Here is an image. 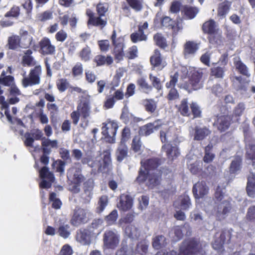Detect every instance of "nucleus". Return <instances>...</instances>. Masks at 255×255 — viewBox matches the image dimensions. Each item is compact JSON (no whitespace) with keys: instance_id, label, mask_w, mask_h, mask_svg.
Instances as JSON below:
<instances>
[{"instance_id":"obj_44","label":"nucleus","mask_w":255,"mask_h":255,"mask_svg":"<svg viewBox=\"0 0 255 255\" xmlns=\"http://www.w3.org/2000/svg\"><path fill=\"white\" fill-rule=\"evenodd\" d=\"M143 104L146 112L153 113L157 109L156 102L152 99H146L143 101Z\"/></svg>"},{"instance_id":"obj_1","label":"nucleus","mask_w":255,"mask_h":255,"mask_svg":"<svg viewBox=\"0 0 255 255\" xmlns=\"http://www.w3.org/2000/svg\"><path fill=\"white\" fill-rule=\"evenodd\" d=\"M208 244L195 237L184 239L178 246V252L171 250L158 252L155 255H207Z\"/></svg>"},{"instance_id":"obj_62","label":"nucleus","mask_w":255,"mask_h":255,"mask_svg":"<svg viewBox=\"0 0 255 255\" xmlns=\"http://www.w3.org/2000/svg\"><path fill=\"white\" fill-rule=\"evenodd\" d=\"M20 15V8L18 6L13 5L10 10L4 14L5 17H18Z\"/></svg>"},{"instance_id":"obj_2","label":"nucleus","mask_w":255,"mask_h":255,"mask_svg":"<svg viewBox=\"0 0 255 255\" xmlns=\"http://www.w3.org/2000/svg\"><path fill=\"white\" fill-rule=\"evenodd\" d=\"M24 55L22 57L21 64L23 66L31 67L33 68L30 70L28 77H24L21 84L24 88L38 85L40 82V75L42 73V68L40 65H36V61L32 56V50L27 49L23 52Z\"/></svg>"},{"instance_id":"obj_16","label":"nucleus","mask_w":255,"mask_h":255,"mask_svg":"<svg viewBox=\"0 0 255 255\" xmlns=\"http://www.w3.org/2000/svg\"><path fill=\"white\" fill-rule=\"evenodd\" d=\"M113 94H110L108 96L104 102V106L107 109L112 108L116 102L118 101H121L124 99L125 94L122 88L116 90Z\"/></svg>"},{"instance_id":"obj_39","label":"nucleus","mask_w":255,"mask_h":255,"mask_svg":"<svg viewBox=\"0 0 255 255\" xmlns=\"http://www.w3.org/2000/svg\"><path fill=\"white\" fill-rule=\"evenodd\" d=\"M232 81L236 84L238 85V90L247 92L248 90V86L249 85V81H244L243 77L241 76H234L232 79Z\"/></svg>"},{"instance_id":"obj_51","label":"nucleus","mask_w":255,"mask_h":255,"mask_svg":"<svg viewBox=\"0 0 255 255\" xmlns=\"http://www.w3.org/2000/svg\"><path fill=\"white\" fill-rule=\"evenodd\" d=\"M153 40L157 46L162 49L167 47L166 39L160 33H156L153 36Z\"/></svg>"},{"instance_id":"obj_38","label":"nucleus","mask_w":255,"mask_h":255,"mask_svg":"<svg viewBox=\"0 0 255 255\" xmlns=\"http://www.w3.org/2000/svg\"><path fill=\"white\" fill-rule=\"evenodd\" d=\"M173 205L176 209L187 210L191 205V200L188 196L184 195L181 197L178 205L174 203Z\"/></svg>"},{"instance_id":"obj_3","label":"nucleus","mask_w":255,"mask_h":255,"mask_svg":"<svg viewBox=\"0 0 255 255\" xmlns=\"http://www.w3.org/2000/svg\"><path fill=\"white\" fill-rule=\"evenodd\" d=\"M109 10V4L107 2H99L96 5V13L88 8L86 14L88 17L87 25L98 27L103 30L108 24L107 13Z\"/></svg>"},{"instance_id":"obj_58","label":"nucleus","mask_w":255,"mask_h":255,"mask_svg":"<svg viewBox=\"0 0 255 255\" xmlns=\"http://www.w3.org/2000/svg\"><path fill=\"white\" fill-rule=\"evenodd\" d=\"M148 245L145 240H141L136 245V250L141 255H145L148 251Z\"/></svg>"},{"instance_id":"obj_4","label":"nucleus","mask_w":255,"mask_h":255,"mask_svg":"<svg viewBox=\"0 0 255 255\" xmlns=\"http://www.w3.org/2000/svg\"><path fill=\"white\" fill-rule=\"evenodd\" d=\"M161 159L158 157H152L140 161V167L138 171V180L143 181L148 173L156 172L161 164Z\"/></svg>"},{"instance_id":"obj_55","label":"nucleus","mask_w":255,"mask_h":255,"mask_svg":"<svg viewBox=\"0 0 255 255\" xmlns=\"http://www.w3.org/2000/svg\"><path fill=\"white\" fill-rule=\"evenodd\" d=\"M130 38L133 43H136L139 41H146L147 36L144 33H141L137 31L131 33L130 35Z\"/></svg>"},{"instance_id":"obj_22","label":"nucleus","mask_w":255,"mask_h":255,"mask_svg":"<svg viewBox=\"0 0 255 255\" xmlns=\"http://www.w3.org/2000/svg\"><path fill=\"white\" fill-rule=\"evenodd\" d=\"M120 199V201L117 204V207L120 210L126 212L131 208L133 200L130 195L123 194Z\"/></svg>"},{"instance_id":"obj_13","label":"nucleus","mask_w":255,"mask_h":255,"mask_svg":"<svg viewBox=\"0 0 255 255\" xmlns=\"http://www.w3.org/2000/svg\"><path fill=\"white\" fill-rule=\"evenodd\" d=\"M39 52L43 56L54 55L56 53V47L51 43L47 37H43L38 43Z\"/></svg>"},{"instance_id":"obj_6","label":"nucleus","mask_w":255,"mask_h":255,"mask_svg":"<svg viewBox=\"0 0 255 255\" xmlns=\"http://www.w3.org/2000/svg\"><path fill=\"white\" fill-rule=\"evenodd\" d=\"M90 213L87 210L76 207L73 211L70 224L75 227L85 224L90 221Z\"/></svg>"},{"instance_id":"obj_9","label":"nucleus","mask_w":255,"mask_h":255,"mask_svg":"<svg viewBox=\"0 0 255 255\" xmlns=\"http://www.w3.org/2000/svg\"><path fill=\"white\" fill-rule=\"evenodd\" d=\"M120 235L116 230H107L103 235V244L108 249H115L119 244Z\"/></svg>"},{"instance_id":"obj_48","label":"nucleus","mask_w":255,"mask_h":255,"mask_svg":"<svg viewBox=\"0 0 255 255\" xmlns=\"http://www.w3.org/2000/svg\"><path fill=\"white\" fill-rule=\"evenodd\" d=\"M108 198L107 195L101 196L98 201L97 206L96 208V212L98 214L101 213L108 205Z\"/></svg>"},{"instance_id":"obj_64","label":"nucleus","mask_w":255,"mask_h":255,"mask_svg":"<svg viewBox=\"0 0 255 255\" xmlns=\"http://www.w3.org/2000/svg\"><path fill=\"white\" fill-rule=\"evenodd\" d=\"M246 219L251 222H255V206H250L247 212L246 216Z\"/></svg>"},{"instance_id":"obj_45","label":"nucleus","mask_w":255,"mask_h":255,"mask_svg":"<svg viewBox=\"0 0 255 255\" xmlns=\"http://www.w3.org/2000/svg\"><path fill=\"white\" fill-rule=\"evenodd\" d=\"M207 39L210 44L214 46H218L222 42V36L219 32H216L214 34L208 35Z\"/></svg>"},{"instance_id":"obj_49","label":"nucleus","mask_w":255,"mask_h":255,"mask_svg":"<svg viewBox=\"0 0 255 255\" xmlns=\"http://www.w3.org/2000/svg\"><path fill=\"white\" fill-rule=\"evenodd\" d=\"M81 162L83 164H88L89 166L95 169H96L98 164V161L95 160L91 155H86L82 157Z\"/></svg>"},{"instance_id":"obj_28","label":"nucleus","mask_w":255,"mask_h":255,"mask_svg":"<svg viewBox=\"0 0 255 255\" xmlns=\"http://www.w3.org/2000/svg\"><path fill=\"white\" fill-rule=\"evenodd\" d=\"M199 47V44L193 41H187L184 45L183 53L184 56L194 55Z\"/></svg>"},{"instance_id":"obj_8","label":"nucleus","mask_w":255,"mask_h":255,"mask_svg":"<svg viewBox=\"0 0 255 255\" xmlns=\"http://www.w3.org/2000/svg\"><path fill=\"white\" fill-rule=\"evenodd\" d=\"M233 118L228 114H218L215 116L213 126L220 133L227 131L233 124Z\"/></svg>"},{"instance_id":"obj_7","label":"nucleus","mask_w":255,"mask_h":255,"mask_svg":"<svg viewBox=\"0 0 255 255\" xmlns=\"http://www.w3.org/2000/svg\"><path fill=\"white\" fill-rule=\"evenodd\" d=\"M117 34L116 30H113L112 34L111 36V39L112 42V44L114 46L113 50V54L117 62H119L124 59L125 56L124 49L125 48V44L124 39L122 38H116Z\"/></svg>"},{"instance_id":"obj_20","label":"nucleus","mask_w":255,"mask_h":255,"mask_svg":"<svg viewBox=\"0 0 255 255\" xmlns=\"http://www.w3.org/2000/svg\"><path fill=\"white\" fill-rule=\"evenodd\" d=\"M76 238L79 243L84 245H90L91 242V232L86 228L80 229L77 231Z\"/></svg>"},{"instance_id":"obj_40","label":"nucleus","mask_w":255,"mask_h":255,"mask_svg":"<svg viewBox=\"0 0 255 255\" xmlns=\"http://www.w3.org/2000/svg\"><path fill=\"white\" fill-rule=\"evenodd\" d=\"M125 233L130 238H137L140 236L139 229L134 225L129 224L125 227Z\"/></svg>"},{"instance_id":"obj_41","label":"nucleus","mask_w":255,"mask_h":255,"mask_svg":"<svg viewBox=\"0 0 255 255\" xmlns=\"http://www.w3.org/2000/svg\"><path fill=\"white\" fill-rule=\"evenodd\" d=\"M226 68L222 66H214L210 69V76L215 78L223 79L225 76Z\"/></svg>"},{"instance_id":"obj_27","label":"nucleus","mask_w":255,"mask_h":255,"mask_svg":"<svg viewBox=\"0 0 255 255\" xmlns=\"http://www.w3.org/2000/svg\"><path fill=\"white\" fill-rule=\"evenodd\" d=\"M181 13L185 18L192 19L199 12V9L195 6H192L188 5H184L182 6L181 9Z\"/></svg>"},{"instance_id":"obj_25","label":"nucleus","mask_w":255,"mask_h":255,"mask_svg":"<svg viewBox=\"0 0 255 255\" xmlns=\"http://www.w3.org/2000/svg\"><path fill=\"white\" fill-rule=\"evenodd\" d=\"M232 208V204L230 201L224 200L217 206V216L225 218L226 216L228 214Z\"/></svg>"},{"instance_id":"obj_36","label":"nucleus","mask_w":255,"mask_h":255,"mask_svg":"<svg viewBox=\"0 0 255 255\" xmlns=\"http://www.w3.org/2000/svg\"><path fill=\"white\" fill-rule=\"evenodd\" d=\"M246 147L248 148L246 152V157L248 160H251L253 166L255 167V140L246 144Z\"/></svg>"},{"instance_id":"obj_29","label":"nucleus","mask_w":255,"mask_h":255,"mask_svg":"<svg viewBox=\"0 0 255 255\" xmlns=\"http://www.w3.org/2000/svg\"><path fill=\"white\" fill-rule=\"evenodd\" d=\"M113 58L111 55L105 56L99 54L95 56L93 62L97 67L102 66L104 65H111L113 63Z\"/></svg>"},{"instance_id":"obj_37","label":"nucleus","mask_w":255,"mask_h":255,"mask_svg":"<svg viewBox=\"0 0 255 255\" xmlns=\"http://www.w3.org/2000/svg\"><path fill=\"white\" fill-rule=\"evenodd\" d=\"M167 245L166 239L163 235H157L152 238V246L155 250H160Z\"/></svg>"},{"instance_id":"obj_33","label":"nucleus","mask_w":255,"mask_h":255,"mask_svg":"<svg viewBox=\"0 0 255 255\" xmlns=\"http://www.w3.org/2000/svg\"><path fill=\"white\" fill-rule=\"evenodd\" d=\"M246 191L249 196L255 197V173H252L251 175L248 177Z\"/></svg>"},{"instance_id":"obj_35","label":"nucleus","mask_w":255,"mask_h":255,"mask_svg":"<svg viewBox=\"0 0 255 255\" xmlns=\"http://www.w3.org/2000/svg\"><path fill=\"white\" fill-rule=\"evenodd\" d=\"M138 89L145 94H149L152 90V86L149 85L145 78L141 77L136 80Z\"/></svg>"},{"instance_id":"obj_57","label":"nucleus","mask_w":255,"mask_h":255,"mask_svg":"<svg viewBox=\"0 0 255 255\" xmlns=\"http://www.w3.org/2000/svg\"><path fill=\"white\" fill-rule=\"evenodd\" d=\"M91 55V50L88 46L82 48L79 52V56L81 60L85 62L90 60Z\"/></svg>"},{"instance_id":"obj_11","label":"nucleus","mask_w":255,"mask_h":255,"mask_svg":"<svg viewBox=\"0 0 255 255\" xmlns=\"http://www.w3.org/2000/svg\"><path fill=\"white\" fill-rule=\"evenodd\" d=\"M102 128V133L110 142H114L118 125L116 122L109 121L107 123H103Z\"/></svg>"},{"instance_id":"obj_21","label":"nucleus","mask_w":255,"mask_h":255,"mask_svg":"<svg viewBox=\"0 0 255 255\" xmlns=\"http://www.w3.org/2000/svg\"><path fill=\"white\" fill-rule=\"evenodd\" d=\"M162 150L165 152L167 158L171 161H173L180 155L178 147L169 143L163 145Z\"/></svg>"},{"instance_id":"obj_31","label":"nucleus","mask_w":255,"mask_h":255,"mask_svg":"<svg viewBox=\"0 0 255 255\" xmlns=\"http://www.w3.org/2000/svg\"><path fill=\"white\" fill-rule=\"evenodd\" d=\"M188 228L190 230L189 225L187 223H184L183 225L181 226H174L171 231L173 232L174 236L173 238L175 242H178L181 240L184 237V233L183 232V228Z\"/></svg>"},{"instance_id":"obj_43","label":"nucleus","mask_w":255,"mask_h":255,"mask_svg":"<svg viewBox=\"0 0 255 255\" xmlns=\"http://www.w3.org/2000/svg\"><path fill=\"white\" fill-rule=\"evenodd\" d=\"M242 131L244 134V142L245 144L253 141L255 138L253 137L250 126L248 124H244L242 126Z\"/></svg>"},{"instance_id":"obj_50","label":"nucleus","mask_w":255,"mask_h":255,"mask_svg":"<svg viewBox=\"0 0 255 255\" xmlns=\"http://www.w3.org/2000/svg\"><path fill=\"white\" fill-rule=\"evenodd\" d=\"M178 111L183 116L189 117L190 116L187 99H183L181 101V103L179 106Z\"/></svg>"},{"instance_id":"obj_30","label":"nucleus","mask_w":255,"mask_h":255,"mask_svg":"<svg viewBox=\"0 0 255 255\" xmlns=\"http://www.w3.org/2000/svg\"><path fill=\"white\" fill-rule=\"evenodd\" d=\"M128 6L125 5L122 6V9L124 11H129V7L131 8L136 12H138L141 10L143 7L142 0H126Z\"/></svg>"},{"instance_id":"obj_46","label":"nucleus","mask_w":255,"mask_h":255,"mask_svg":"<svg viewBox=\"0 0 255 255\" xmlns=\"http://www.w3.org/2000/svg\"><path fill=\"white\" fill-rule=\"evenodd\" d=\"M6 72L3 70L2 71L0 76V84L9 87L14 83V77L11 75H5Z\"/></svg>"},{"instance_id":"obj_14","label":"nucleus","mask_w":255,"mask_h":255,"mask_svg":"<svg viewBox=\"0 0 255 255\" xmlns=\"http://www.w3.org/2000/svg\"><path fill=\"white\" fill-rule=\"evenodd\" d=\"M178 73L175 72L173 75H170V81L165 84V86L167 88H170L167 96V98L168 100H174L178 99L179 97L177 90L175 88V86L178 81Z\"/></svg>"},{"instance_id":"obj_18","label":"nucleus","mask_w":255,"mask_h":255,"mask_svg":"<svg viewBox=\"0 0 255 255\" xmlns=\"http://www.w3.org/2000/svg\"><path fill=\"white\" fill-rule=\"evenodd\" d=\"M202 69L193 68L190 70L189 74V82L194 90L199 88V83L203 77Z\"/></svg>"},{"instance_id":"obj_10","label":"nucleus","mask_w":255,"mask_h":255,"mask_svg":"<svg viewBox=\"0 0 255 255\" xmlns=\"http://www.w3.org/2000/svg\"><path fill=\"white\" fill-rule=\"evenodd\" d=\"M39 177L42 181L39 183L40 188L49 189L55 181L54 174L49 171L46 166L42 167L39 171Z\"/></svg>"},{"instance_id":"obj_17","label":"nucleus","mask_w":255,"mask_h":255,"mask_svg":"<svg viewBox=\"0 0 255 255\" xmlns=\"http://www.w3.org/2000/svg\"><path fill=\"white\" fill-rule=\"evenodd\" d=\"M150 63L153 68H156L158 70H162L167 65L158 49H155L153 55L150 56Z\"/></svg>"},{"instance_id":"obj_15","label":"nucleus","mask_w":255,"mask_h":255,"mask_svg":"<svg viewBox=\"0 0 255 255\" xmlns=\"http://www.w3.org/2000/svg\"><path fill=\"white\" fill-rule=\"evenodd\" d=\"M33 40V37L29 36L28 38V43L27 44H24L23 45H21V38L18 35H13L8 37L7 43L6 44V46L8 49L13 50H16L18 48H26L31 45Z\"/></svg>"},{"instance_id":"obj_52","label":"nucleus","mask_w":255,"mask_h":255,"mask_svg":"<svg viewBox=\"0 0 255 255\" xmlns=\"http://www.w3.org/2000/svg\"><path fill=\"white\" fill-rule=\"evenodd\" d=\"M154 129L150 123L143 125L139 128V134L141 136H147L154 132Z\"/></svg>"},{"instance_id":"obj_60","label":"nucleus","mask_w":255,"mask_h":255,"mask_svg":"<svg viewBox=\"0 0 255 255\" xmlns=\"http://www.w3.org/2000/svg\"><path fill=\"white\" fill-rule=\"evenodd\" d=\"M242 160L240 158H236L233 160L230 166V171L231 173H235L240 170Z\"/></svg>"},{"instance_id":"obj_61","label":"nucleus","mask_w":255,"mask_h":255,"mask_svg":"<svg viewBox=\"0 0 255 255\" xmlns=\"http://www.w3.org/2000/svg\"><path fill=\"white\" fill-rule=\"evenodd\" d=\"M149 79L151 82V86H152V88L154 87L158 91L162 89V86L159 78L150 74L149 75Z\"/></svg>"},{"instance_id":"obj_63","label":"nucleus","mask_w":255,"mask_h":255,"mask_svg":"<svg viewBox=\"0 0 255 255\" xmlns=\"http://www.w3.org/2000/svg\"><path fill=\"white\" fill-rule=\"evenodd\" d=\"M118 217L117 210H113L108 215L105 217V220L109 225H112L117 221Z\"/></svg>"},{"instance_id":"obj_19","label":"nucleus","mask_w":255,"mask_h":255,"mask_svg":"<svg viewBox=\"0 0 255 255\" xmlns=\"http://www.w3.org/2000/svg\"><path fill=\"white\" fill-rule=\"evenodd\" d=\"M209 188L204 181H199L193 185L192 192L195 199L203 198L209 192Z\"/></svg>"},{"instance_id":"obj_24","label":"nucleus","mask_w":255,"mask_h":255,"mask_svg":"<svg viewBox=\"0 0 255 255\" xmlns=\"http://www.w3.org/2000/svg\"><path fill=\"white\" fill-rule=\"evenodd\" d=\"M201 29L204 34L208 35L220 31L216 21L213 19H210L204 22Z\"/></svg>"},{"instance_id":"obj_5","label":"nucleus","mask_w":255,"mask_h":255,"mask_svg":"<svg viewBox=\"0 0 255 255\" xmlns=\"http://www.w3.org/2000/svg\"><path fill=\"white\" fill-rule=\"evenodd\" d=\"M232 237V233L227 229L222 230L217 232L212 243V248L218 252L223 253L224 250V245L229 243Z\"/></svg>"},{"instance_id":"obj_53","label":"nucleus","mask_w":255,"mask_h":255,"mask_svg":"<svg viewBox=\"0 0 255 255\" xmlns=\"http://www.w3.org/2000/svg\"><path fill=\"white\" fill-rule=\"evenodd\" d=\"M212 147V145L208 144L205 148V155L203 157V161L205 163L212 162L215 157L214 154L211 152Z\"/></svg>"},{"instance_id":"obj_34","label":"nucleus","mask_w":255,"mask_h":255,"mask_svg":"<svg viewBox=\"0 0 255 255\" xmlns=\"http://www.w3.org/2000/svg\"><path fill=\"white\" fill-rule=\"evenodd\" d=\"M231 1L225 0L219 4L217 9V15L220 18L225 17L231 8Z\"/></svg>"},{"instance_id":"obj_26","label":"nucleus","mask_w":255,"mask_h":255,"mask_svg":"<svg viewBox=\"0 0 255 255\" xmlns=\"http://www.w3.org/2000/svg\"><path fill=\"white\" fill-rule=\"evenodd\" d=\"M112 161L111 158V154L109 152H106L104 155L102 163H100L98 161L97 164V171L98 172L107 173L109 171V166L111 164Z\"/></svg>"},{"instance_id":"obj_56","label":"nucleus","mask_w":255,"mask_h":255,"mask_svg":"<svg viewBox=\"0 0 255 255\" xmlns=\"http://www.w3.org/2000/svg\"><path fill=\"white\" fill-rule=\"evenodd\" d=\"M49 201L52 202V207L55 209H59L62 205V202L56 198V194L55 192H51L49 194Z\"/></svg>"},{"instance_id":"obj_59","label":"nucleus","mask_w":255,"mask_h":255,"mask_svg":"<svg viewBox=\"0 0 255 255\" xmlns=\"http://www.w3.org/2000/svg\"><path fill=\"white\" fill-rule=\"evenodd\" d=\"M128 59H134L138 56V49L136 45H133L127 51L125 56Z\"/></svg>"},{"instance_id":"obj_54","label":"nucleus","mask_w":255,"mask_h":255,"mask_svg":"<svg viewBox=\"0 0 255 255\" xmlns=\"http://www.w3.org/2000/svg\"><path fill=\"white\" fill-rule=\"evenodd\" d=\"M56 87L58 91L62 93L65 91L70 86V84L66 78H61L56 81Z\"/></svg>"},{"instance_id":"obj_42","label":"nucleus","mask_w":255,"mask_h":255,"mask_svg":"<svg viewBox=\"0 0 255 255\" xmlns=\"http://www.w3.org/2000/svg\"><path fill=\"white\" fill-rule=\"evenodd\" d=\"M124 73L123 71H116V74L114 75L112 81L110 83V94L115 90L116 88L118 87L121 82V78L123 76Z\"/></svg>"},{"instance_id":"obj_23","label":"nucleus","mask_w":255,"mask_h":255,"mask_svg":"<svg viewBox=\"0 0 255 255\" xmlns=\"http://www.w3.org/2000/svg\"><path fill=\"white\" fill-rule=\"evenodd\" d=\"M194 131V140L198 141L205 139L212 133V131L206 126L203 127L196 126Z\"/></svg>"},{"instance_id":"obj_32","label":"nucleus","mask_w":255,"mask_h":255,"mask_svg":"<svg viewBox=\"0 0 255 255\" xmlns=\"http://www.w3.org/2000/svg\"><path fill=\"white\" fill-rule=\"evenodd\" d=\"M128 147L126 144L120 143L115 152L117 161L121 162L126 158L128 155Z\"/></svg>"},{"instance_id":"obj_47","label":"nucleus","mask_w":255,"mask_h":255,"mask_svg":"<svg viewBox=\"0 0 255 255\" xmlns=\"http://www.w3.org/2000/svg\"><path fill=\"white\" fill-rule=\"evenodd\" d=\"M234 63L236 70L239 73L248 77L250 76L247 66L241 60L234 61Z\"/></svg>"},{"instance_id":"obj_12","label":"nucleus","mask_w":255,"mask_h":255,"mask_svg":"<svg viewBox=\"0 0 255 255\" xmlns=\"http://www.w3.org/2000/svg\"><path fill=\"white\" fill-rule=\"evenodd\" d=\"M146 178L143 181H140L138 180V175L135 179L136 182L139 185L144 183L146 181V185L149 188H153L154 187L160 184V180L162 176V173L160 171H156V172H152L147 173Z\"/></svg>"}]
</instances>
